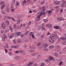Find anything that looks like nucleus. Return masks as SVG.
Segmentation results:
<instances>
[{
	"label": "nucleus",
	"instance_id": "f257e3e1",
	"mask_svg": "<svg viewBox=\"0 0 66 66\" xmlns=\"http://www.w3.org/2000/svg\"><path fill=\"white\" fill-rule=\"evenodd\" d=\"M55 38L56 39L59 38V37L55 35H51L49 39V42L51 43H53L54 42V39Z\"/></svg>",
	"mask_w": 66,
	"mask_h": 66
},
{
	"label": "nucleus",
	"instance_id": "f03ea898",
	"mask_svg": "<svg viewBox=\"0 0 66 66\" xmlns=\"http://www.w3.org/2000/svg\"><path fill=\"white\" fill-rule=\"evenodd\" d=\"M45 14L46 13H43L42 12H39L37 14V17L36 18V20H37V21L39 20L40 19V16H41V15H43L44 16V15H45Z\"/></svg>",
	"mask_w": 66,
	"mask_h": 66
},
{
	"label": "nucleus",
	"instance_id": "7ed1b4c3",
	"mask_svg": "<svg viewBox=\"0 0 66 66\" xmlns=\"http://www.w3.org/2000/svg\"><path fill=\"white\" fill-rule=\"evenodd\" d=\"M18 45H15V46H11V48L12 49H17L19 47Z\"/></svg>",
	"mask_w": 66,
	"mask_h": 66
},
{
	"label": "nucleus",
	"instance_id": "20e7f679",
	"mask_svg": "<svg viewBox=\"0 0 66 66\" xmlns=\"http://www.w3.org/2000/svg\"><path fill=\"white\" fill-rule=\"evenodd\" d=\"M42 46L44 48H47L48 47V44H47L44 43L42 45Z\"/></svg>",
	"mask_w": 66,
	"mask_h": 66
},
{
	"label": "nucleus",
	"instance_id": "39448f33",
	"mask_svg": "<svg viewBox=\"0 0 66 66\" xmlns=\"http://www.w3.org/2000/svg\"><path fill=\"white\" fill-rule=\"evenodd\" d=\"M34 64V62H29L28 64H27V66H31Z\"/></svg>",
	"mask_w": 66,
	"mask_h": 66
},
{
	"label": "nucleus",
	"instance_id": "423d86ee",
	"mask_svg": "<svg viewBox=\"0 0 66 66\" xmlns=\"http://www.w3.org/2000/svg\"><path fill=\"white\" fill-rule=\"evenodd\" d=\"M15 0H13L12 3H11V6L12 7H13L14 5V4L15 3Z\"/></svg>",
	"mask_w": 66,
	"mask_h": 66
},
{
	"label": "nucleus",
	"instance_id": "0eeeda50",
	"mask_svg": "<svg viewBox=\"0 0 66 66\" xmlns=\"http://www.w3.org/2000/svg\"><path fill=\"white\" fill-rule=\"evenodd\" d=\"M1 26L2 27L3 29H5V24L4 23H2Z\"/></svg>",
	"mask_w": 66,
	"mask_h": 66
},
{
	"label": "nucleus",
	"instance_id": "6e6552de",
	"mask_svg": "<svg viewBox=\"0 0 66 66\" xmlns=\"http://www.w3.org/2000/svg\"><path fill=\"white\" fill-rule=\"evenodd\" d=\"M66 6V4L65 3H62L61 5V6L62 7H65Z\"/></svg>",
	"mask_w": 66,
	"mask_h": 66
},
{
	"label": "nucleus",
	"instance_id": "1a4fd4ad",
	"mask_svg": "<svg viewBox=\"0 0 66 66\" xmlns=\"http://www.w3.org/2000/svg\"><path fill=\"white\" fill-rule=\"evenodd\" d=\"M15 34L17 36H20L21 34V33L19 32H16Z\"/></svg>",
	"mask_w": 66,
	"mask_h": 66
},
{
	"label": "nucleus",
	"instance_id": "9d476101",
	"mask_svg": "<svg viewBox=\"0 0 66 66\" xmlns=\"http://www.w3.org/2000/svg\"><path fill=\"white\" fill-rule=\"evenodd\" d=\"M7 38V36L6 35H5L2 38V40L3 42L5 41V39Z\"/></svg>",
	"mask_w": 66,
	"mask_h": 66
},
{
	"label": "nucleus",
	"instance_id": "9b49d317",
	"mask_svg": "<svg viewBox=\"0 0 66 66\" xmlns=\"http://www.w3.org/2000/svg\"><path fill=\"white\" fill-rule=\"evenodd\" d=\"M16 5L17 6H19V1H17L16 4Z\"/></svg>",
	"mask_w": 66,
	"mask_h": 66
},
{
	"label": "nucleus",
	"instance_id": "f8f14e48",
	"mask_svg": "<svg viewBox=\"0 0 66 66\" xmlns=\"http://www.w3.org/2000/svg\"><path fill=\"white\" fill-rule=\"evenodd\" d=\"M59 3H60L59 1H55V5H57V4H59Z\"/></svg>",
	"mask_w": 66,
	"mask_h": 66
},
{
	"label": "nucleus",
	"instance_id": "ddd939ff",
	"mask_svg": "<svg viewBox=\"0 0 66 66\" xmlns=\"http://www.w3.org/2000/svg\"><path fill=\"white\" fill-rule=\"evenodd\" d=\"M45 6H43L42 7V8H39V9H42V11H45Z\"/></svg>",
	"mask_w": 66,
	"mask_h": 66
},
{
	"label": "nucleus",
	"instance_id": "4468645a",
	"mask_svg": "<svg viewBox=\"0 0 66 66\" xmlns=\"http://www.w3.org/2000/svg\"><path fill=\"white\" fill-rule=\"evenodd\" d=\"M5 4H4L2 5L1 7V9H3V8H4V7H5Z\"/></svg>",
	"mask_w": 66,
	"mask_h": 66
},
{
	"label": "nucleus",
	"instance_id": "2eb2a0df",
	"mask_svg": "<svg viewBox=\"0 0 66 66\" xmlns=\"http://www.w3.org/2000/svg\"><path fill=\"white\" fill-rule=\"evenodd\" d=\"M48 13L49 15H51L52 14V11L51 10H49L48 11Z\"/></svg>",
	"mask_w": 66,
	"mask_h": 66
},
{
	"label": "nucleus",
	"instance_id": "dca6fc26",
	"mask_svg": "<svg viewBox=\"0 0 66 66\" xmlns=\"http://www.w3.org/2000/svg\"><path fill=\"white\" fill-rule=\"evenodd\" d=\"M27 3V1H23V2L22 3V4L23 5H25Z\"/></svg>",
	"mask_w": 66,
	"mask_h": 66
},
{
	"label": "nucleus",
	"instance_id": "f3484780",
	"mask_svg": "<svg viewBox=\"0 0 66 66\" xmlns=\"http://www.w3.org/2000/svg\"><path fill=\"white\" fill-rule=\"evenodd\" d=\"M9 28L10 30L12 32H13V28H12V27H11V26H9Z\"/></svg>",
	"mask_w": 66,
	"mask_h": 66
},
{
	"label": "nucleus",
	"instance_id": "a211bd4d",
	"mask_svg": "<svg viewBox=\"0 0 66 66\" xmlns=\"http://www.w3.org/2000/svg\"><path fill=\"white\" fill-rule=\"evenodd\" d=\"M54 29H57V30H58V29H59V26H54Z\"/></svg>",
	"mask_w": 66,
	"mask_h": 66
},
{
	"label": "nucleus",
	"instance_id": "6ab92c4d",
	"mask_svg": "<svg viewBox=\"0 0 66 66\" xmlns=\"http://www.w3.org/2000/svg\"><path fill=\"white\" fill-rule=\"evenodd\" d=\"M37 53H34L31 54V55H32V56H35V55H37Z\"/></svg>",
	"mask_w": 66,
	"mask_h": 66
},
{
	"label": "nucleus",
	"instance_id": "aec40b11",
	"mask_svg": "<svg viewBox=\"0 0 66 66\" xmlns=\"http://www.w3.org/2000/svg\"><path fill=\"white\" fill-rule=\"evenodd\" d=\"M13 36H10L9 37V38H10V39H12V38H13V36H14V35H15V34L14 33L13 34Z\"/></svg>",
	"mask_w": 66,
	"mask_h": 66
},
{
	"label": "nucleus",
	"instance_id": "412c9836",
	"mask_svg": "<svg viewBox=\"0 0 66 66\" xmlns=\"http://www.w3.org/2000/svg\"><path fill=\"white\" fill-rule=\"evenodd\" d=\"M17 43H20L21 42V40L20 39H18L17 40Z\"/></svg>",
	"mask_w": 66,
	"mask_h": 66
},
{
	"label": "nucleus",
	"instance_id": "4be33fe9",
	"mask_svg": "<svg viewBox=\"0 0 66 66\" xmlns=\"http://www.w3.org/2000/svg\"><path fill=\"white\" fill-rule=\"evenodd\" d=\"M61 40H66V37L64 38V37H61Z\"/></svg>",
	"mask_w": 66,
	"mask_h": 66
},
{
	"label": "nucleus",
	"instance_id": "5701e85b",
	"mask_svg": "<svg viewBox=\"0 0 66 66\" xmlns=\"http://www.w3.org/2000/svg\"><path fill=\"white\" fill-rule=\"evenodd\" d=\"M64 18H62V17H60V21H64Z\"/></svg>",
	"mask_w": 66,
	"mask_h": 66
},
{
	"label": "nucleus",
	"instance_id": "b1692460",
	"mask_svg": "<svg viewBox=\"0 0 66 66\" xmlns=\"http://www.w3.org/2000/svg\"><path fill=\"white\" fill-rule=\"evenodd\" d=\"M63 9L62 8L60 10V13H63Z\"/></svg>",
	"mask_w": 66,
	"mask_h": 66
},
{
	"label": "nucleus",
	"instance_id": "393cba45",
	"mask_svg": "<svg viewBox=\"0 0 66 66\" xmlns=\"http://www.w3.org/2000/svg\"><path fill=\"white\" fill-rule=\"evenodd\" d=\"M56 48L57 49H60V48H61V46H60L59 45H58L57 46Z\"/></svg>",
	"mask_w": 66,
	"mask_h": 66
},
{
	"label": "nucleus",
	"instance_id": "a878e982",
	"mask_svg": "<svg viewBox=\"0 0 66 66\" xmlns=\"http://www.w3.org/2000/svg\"><path fill=\"white\" fill-rule=\"evenodd\" d=\"M17 28L18 30H20V29H21V28L19 26H17Z\"/></svg>",
	"mask_w": 66,
	"mask_h": 66
},
{
	"label": "nucleus",
	"instance_id": "bb28decb",
	"mask_svg": "<svg viewBox=\"0 0 66 66\" xmlns=\"http://www.w3.org/2000/svg\"><path fill=\"white\" fill-rule=\"evenodd\" d=\"M45 66V63H42L40 64V66Z\"/></svg>",
	"mask_w": 66,
	"mask_h": 66
},
{
	"label": "nucleus",
	"instance_id": "cd10ccee",
	"mask_svg": "<svg viewBox=\"0 0 66 66\" xmlns=\"http://www.w3.org/2000/svg\"><path fill=\"white\" fill-rule=\"evenodd\" d=\"M53 59V57H51L49 58V60L50 61H52Z\"/></svg>",
	"mask_w": 66,
	"mask_h": 66
},
{
	"label": "nucleus",
	"instance_id": "c85d7f7f",
	"mask_svg": "<svg viewBox=\"0 0 66 66\" xmlns=\"http://www.w3.org/2000/svg\"><path fill=\"white\" fill-rule=\"evenodd\" d=\"M53 47H54V46L51 45L50 47V49H52Z\"/></svg>",
	"mask_w": 66,
	"mask_h": 66
},
{
	"label": "nucleus",
	"instance_id": "c756f323",
	"mask_svg": "<svg viewBox=\"0 0 66 66\" xmlns=\"http://www.w3.org/2000/svg\"><path fill=\"white\" fill-rule=\"evenodd\" d=\"M55 56H56L57 57V56H59V55L58 54H57V53H55Z\"/></svg>",
	"mask_w": 66,
	"mask_h": 66
},
{
	"label": "nucleus",
	"instance_id": "7c9ffc66",
	"mask_svg": "<svg viewBox=\"0 0 66 66\" xmlns=\"http://www.w3.org/2000/svg\"><path fill=\"white\" fill-rule=\"evenodd\" d=\"M51 27H52V24H51L49 25V29H51Z\"/></svg>",
	"mask_w": 66,
	"mask_h": 66
},
{
	"label": "nucleus",
	"instance_id": "2f4dec72",
	"mask_svg": "<svg viewBox=\"0 0 66 66\" xmlns=\"http://www.w3.org/2000/svg\"><path fill=\"white\" fill-rule=\"evenodd\" d=\"M41 28L43 29V30H44V31H46V29H45V28H44V27L43 26H42L41 27Z\"/></svg>",
	"mask_w": 66,
	"mask_h": 66
},
{
	"label": "nucleus",
	"instance_id": "473e14b6",
	"mask_svg": "<svg viewBox=\"0 0 66 66\" xmlns=\"http://www.w3.org/2000/svg\"><path fill=\"white\" fill-rule=\"evenodd\" d=\"M16 40L14 39L13 41V43L14 44H16Z\"/></svg>",
	"mask_w": 66,
	"mask_h": 66
},
{
	"label": "nucleus",
	"instance_id": "72a5a7b5",
	"mask_svg": "<svg viewBox=\"0 0 66 66\" xmlns=\"http://www.w3.org/2000/svg\"><path fill=\"white\" fill-rule=\"evenodd\" d=\"M6 24L8 25H9L10 23H9V21L8 20L6 21Z\"/></svg>",
	"mask_w": 66,
	"mask_h": 66
},
{
	"label": "nucleus",
	"instance_id": "f704fd0d",
	"mask_svg": "<svg viewBox=\"0 0 66 66\" xmlns=\"http://www.w3.org/2000/svg\"><path fill=\"white\" fill-rule=\"evenodd\" d=\"M5 53H7L8 52V50H7L6 49H5Z\"/></svg>",
	"mask_w": 66,
	"mask_h": 66
},
{
	"label": "nucleus",
	"instance_id": "c9c22d12",
	"mask_svg": "<svg viewBox=\"0 0 66 66\" xmlns=\"http://www.w3.org/2000/svg\"><path fill=\"white\" fill-rule=\"evenodd\" d=\"M30 49H34V47H32V46H30V47H29Z\"/></svg>",
	"mask_w": 66,
	"mask_h": 66
},
{
	"label": "nucleus",
	"instance_id": "e433bc0d",
	"mask_svg": "<svg viewBox=\"0 0 66 66\" xmlns=\"http://www.w3.org/2000/svg\"><path fill=\"white\" fill-rule=\"evenodd\" d=\"M29 51L30 52H34L35 51H34V50H30Z\"/></svg>",
	"mask_w": 66,
	"mask_h": 66
},
{
	"label": "nucleus",
	"instance_id": "4c0bfd02",
	"mask_svg": "<svg viewBox=\"0 0 66 66\" xmlns=\"http://www.w3.org/2000/svg\"><path fill=\"white\" fill-rule=\"evenodd\" d=\"M6 12L7 13H9V12H10V10H9V9H7Z\"/></svg>",
	"mask_w": 66,
	"mask_h": 66
},
{
	"label": "nucleus",
	"instance_id": "58836bf2",
	"mask_svg": "<svg viewBox=\"0 0 66 66\" xmlns=\"http://www.w3.org/2000/svg\"><path fill=\"white\" fill-rule=\"evenodd\" d=\"M45 35L43 34V35H42L41 36V38H44V37H45Z\"/></svg>",
	"mask_w": 66,
	"mask_h": 66
},
{
	"label": "nucleus",
	"instance_id": "ea45409f",
	"mask_svg": "<svg viewBox=\"0 0 66 66\" xmlns=\"http://www.w3.org/2000/svg\"><path fill=\"white\" fill-rule=\"evenodd\" d=\"M21 21L20 20H19L17 21V23H19Z\"/></svg>",
	"mask_w": 66,
	"mask_h": 66
},
{
	"label": "nucleus",
	"instance_id": "a19ab883",
	"mask_svg": "<svg viewBox=\"0 0 66 66\" xmlns=\"http://www.w3.org/2000/svg\"><path fill=\"white\" fill-rule=\"evenodd\" d=\"M4 2H2L0 3L1 4H4Z\"/></svg>",
	"mask_w": 66,
	"mask_h": 66
},
{
	"label": "nucleus",
	"instance_id": "79ce46f5",
	"mask_svg": "<svg viewBox=\"0 0 66 66\" xmlns=\"http://www.w3.org/2000/svg\"><path fill=\"white\" fill-rule=\"evenodd\" d=\"M31 21H30L28 23H27V24L28 25H30V24H31Z\"/></svg>",
	"mask_w": 66,
	"mask_h": 66
},
{
	"label": "nucleus",
	"instance_id": "37998d69",
	"mask_svg": "<svg viewBox=\"0 0 66 66\" xmlns=\"http://www.w3.org/2000/svg\"><path fill=\"white\" fill-rule=\"evenodd\" d=\"M40 25H39L38 26V29L39 30H40Z\"/></svg>",
	"mask_w": 66,
	"mask_h": 66
},
{
	"label": "nucleus",
	"instance_id": "c03bdc74",
	"mask_svg": "<svg viewBox=\"0 0 66 66\" xmlns=\"http://www.w3.org/2000/svg\"><path fill=\"white\" fill-rule=\"evenodd\" d=\"M44 3H45V1H43L41 3V5H43Z\"/></svg>",
	"mask_w": 66,
	"mask_h": 66
},
{
	"label": "nucleus",
	"instance_id": "a18cd8bd",
	"mask_svg": "<svg viewBox=\"0 0 66 66\" xmlns=\"http://www.w3.org/2000/svg\"><path fill=\"white\" fill-rule=\"evenodd\" d=\"M14 57H16V59H20V57L17 56H15Z\"/></svg>",
	"mask_w": 66,
	"mask_h": 66
},
{
	"label": "nucleus",
	"instance_id": "49530a36",
	"mask_svg": "<svg viewBox=\"0 0 66 66\" xmlns=\"http://www.w3.org/2000/svg\"><path fill=\"white\" fill-rule=\"evenodd\" d=\"M9 55H10V56H11L12 55V53L11 52H10L9 53Z\"/></svg>",
	"mask_w": 66,
	"mask_h": 66
},
{
	"label": "nucleus",
	"instance_id": "de8ad7c7",
	"mask_svg": "<svg viewBox=\"0 0 66 66\" xmlns=\"http://www.w3.org/2000/svg\"><path fill=\"white\" fill-rule=\"evenodd\" d=\"M62 39H61V38H60L58 40L57 42H59Z\"/></svg>",
	"mask_w": 66,
	"mask_h": 66
},
{
	"label": "nucleus",
	"instance_id": "09e8293b",
	"mask_svg": "<svg viewBox=\"0 0 66 66\" xmlns=\"http://www.w3.org/2000/svg\"><path fill=\"white\" fill-rule=\"evenodd\" d=\"M33 35V32H31L30 33V36H32V35Z\"/></svg>",
	"mask_w": 66,
	"mask_h": 66
},
{
	"label": "nucleus",
	"instance_id": "8fccbe9b",
	"mask_svg": "<svg viewBox=\"0 0 66 66\" xmlns=\"http://www.w3.org/2000/svg\"><path fill=\"white\" fill-rule=\"evenodd\" d=\"M13 28L14 29H16V26L15 25H14L13 26Z\"/></svg>",
	"mask_w": 66,
	"mask_h": 66
},
{
	"label": "nucleus",
	"instance_id": "3c124183",
	"mask_svg": "<svg viewBox=\"0 0 66 66\" xmlns=\"http://www.w3.org/2000/svg\"><path fill=\"white\" fill-rule=\"evenodd\" d=\"M43 21H45V22H47V19H43Z\"/></svg>",
	"mask_w": 66,
	"mask_h": 66
},
{
	"label": "nucleus",
	"instance_id": "603ef678",
	"mask_svg": "<svg viewBox=\"0 0 66 66\" xmlns=\"http://www.w3.org/2000/svg\"><path fill=\"white\" fill-rule=\"evenodd\" d=\"M57 19L58 21H59V20H60V18H59V17H57Z\"/></svg>",
	"mask_w": 66,
	"mask_h": 66
},
{
	"label": "nucleus",
	"instance_id": "864d4df0",
	"mask_svg": "<svg viewBox=\"0 0 66 66\" xmlns=\"http://www.w3.org/2000/svg\"><path fill=\"white\" fill-rule=\"evenodd\" d=\"M28 2L29 3H31V1L30 0H27Z\"/></svg>",
	"mask_w": 66,
	"mask_h": 66
},
{
	"label": "nucleus",
	"instance_id": "5fc2aeb1",
	"mask_svg": "<svg viewBox=\"0 0 66 66\" xmlns=\"http://www.w3.org/2000/svg\"><path fill=\"white\" fill-rule=\"evenodd\" d=\"M32 36V37L33 38H34V34L33 35H32L31 36Z\"/></svg>",
	"mask_w": 66,
	"mask_h": 66
},
{
	"label": "nucleus",
	"instance_id": "6e6d98bb",
	"mask_svg": "<svg viewBox=\"0 0 66 66\" xmlns=\"http://www.w3.org/2000/svg\"><path fill=\"white\" fill-rule=\"evenodd\" d=\"M29 33V31H27V32L25 33V35H27V34H28Z\"/></svg>",
	"mask_w": 66,
	"mask_h": 66
},
{
	"label": "nucleus",
	"instance_id": "4d7b16f0",
	"mask_svg": "<svg viewBox=\"0 0 66 66\" xmlns=\"http://www.w3.org/2000/svg\"><path fill=\"white\" fill-rule=\"evenodd\" d=\"M25 42L26 43H28L29 42V39H27L25 40Z\"/></svg>",
	"mask_w": 66,
	"mask_h": 66
},
{
	"label": "nucleus",
	"instance_id": "13d9d810",
	"mask_svg": "<svg viewBox=\"0 0 66 66\" xmlns=\"http://www.w3.org/2000/svg\"><path fill=\"white\" fill-rule=\"evenodd\" d=\"M7 19H11V18H12V17L8 16L7 17Z\"/></svg>",
	"mask_w": 66,
	"mask_h": 66
},
{
	"label": "nucleus",
	"instance_id": "bf43d9fd",
	"mask_svg": "<svg viewBox=\"0 0 66 66\" xmlns=\"http://www.w3.org/2000/svg\"><path fill=\"white\" fill-rule=\"evenodd\" d=\"M41 45V43H39L37 45L38 46H39L40 45Z\"/></svg>",
	"mask_w": 66,
	"mask_h": 66
},
{
	"label": "nucleus",
	"instance_id": "052dcab7",
	"mask_svg": "<svg viewBox=\"0 0 66 66\" xmlns=\"http://www.w3.org/2000/svg\"><path fill=\"white\" fill-rule=\"evenodd\" d=\"M11 19H12L13 21H15V19H14L13 18H11Z\"/></svg>",
	"mask_w": 66,
	"mask_h": 66
},
{
	"label": "nucleus",
	"instance_id": "680f3d73",
	"mask_svg": "<svg viewBox=\"0 0 66 66\" xmlns=\"http://www.w3.org/2000/svg\"><path fill=\"white\" fill-rule=\"evenodd\" d=\"M2 13L3 14H5V13L4 12V11H2Z\"/></svg>",
	"mask_w": 66,
	"mask_h": 66
},
{
	"label": "nucleus",
	"instance_id": "e2e57ef3",
	"mask_svg": "<svg viewBox=\"0 0 66 66\" xmlns=\"http://www.w3.org/2000/svg\"><path fill=\"white\" fill-rule=\"evenodd\" d=\"M62 45H65V41L63 42H62Z\"/></svg>",
	"mask_w": 66,
	"mask_h": 66
},
{
	"label": "nucleus",
	"instance_id": "0e129e2a",
	"mask_svg": "<svg viewBox=\"0 0 66 66\" xmlns=\"http://www.w3.org/2000/svg\"><path fill=\"white\" fill-rule=\"evenodd\" d=\"M47 50H48V49L47 48H45L44 49V51H47Z\"/></svg>",
	"mask_w": 66,
	"mask_h": 66
},
{
	"label": "nucleus",
	"instance_id": "69168bd1",
	"mask_svg": "<svg viewBox=\"0 0 66 66\" xmlns=\"http://www.w3.org/2000/svg\"><path fill=\"white\" fill-rule=\"evenodd\" d=\"M14 9H12L11 10V12L13 13V12H14Z\"/></svg>",
	"mask_w": 66,
	"mask_h": 66
},
{
	"label": "nucleus",
	"instance_id": "338daca9",
	"mask_svg": "<svg viewBox=\"0 0 66 66\" xmlns=\"http://www.w3.org/2000/svg\"><path fill=\"white\" fill-rule=\"evenodd\" d=\"M6 47L7 48H9V45H6Z\"/></svg>",
	"mask_w": 66,
	"mask_h": 66
},
{
	"label": "nucleus",
	"instance_id": "774afa93",
	"mask_svg": "<svg viewBox=\"0 0 66 66\" xmlns=\"http://www.w3.org/2000/svg\"><path fill=\"white\" fill-rule=\"evenodd\" d=\"M45 61L46 62H48V61H49V59H46Z\"/></svg>",
	"mask_w": 66,
	"mask_h": 66
}]
</instances>
